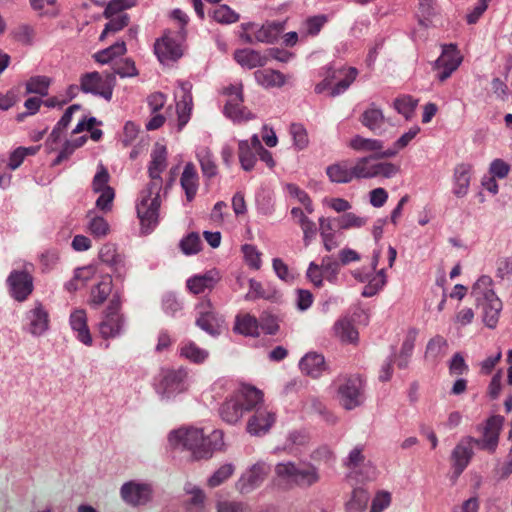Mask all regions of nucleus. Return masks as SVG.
<instances>
[{"label": "nucleus", "instance_id": "nucleus-30", "mask_svg": "<svg viewBox=\"0 0 512 512\" xmlns=\"http://www.w3.org/2000/svg\"><path fill=\"white\" fill-rule=\"evenodd\" d=\"M320 237L326 251L330 252L339 247L337 232L331 218L320 217L318 220Z\"/></svg>", "mask_w": 512, "mask_h": 512}, {"label": "nucleus", "instance_id": "nucleus-11", "mask_svg": "<svg viewBox=\"0 0 512 512\" xmlns=\"http://www.w3.org/2000/svg\"><path fill=\"white\" fill-rule=\"evenodd\" d=\"M504 423V418L499 415L489 417L485 423L479 426L481 433L479 439H475V444L489 453H494L498 447L499 435Z\"/></svg>", "mask_w": 512, "mask_h": 512}, {"label": "nucleus", "instance_id": "nucleus-46", "mask_svg": "<svg viewBox=\"0 0 512 512\" xmlns=\"http://www.w3.org/2000/svg\"><path fill=\"white\" fill-rule=\"evenodd\" d=\"M99 258L103 263L114 267L115 271H120L123 268V259L113 245H104L100 250Z\"/></svg>", "mask_w": 512, "mask_h": 512}, {"label": "nucleus", "instance_id": "nucleus-13", "mask_svg": "<svg viewBox=\"0 0 512 512\" xmlns=\"http://www.w3.org/2000/svg\"><path fill=\"white\" fill-rule=\"evenodd\" d=\"M186 378L187 372L184 369L163 370L157 384V390L160 394L166 396L184 392L187 390Z\"/></svg>", "mask_w": 512, "mask_h": 512}, {"label": "nucleus", "instance_id": "nucleus-25", "mask_svg": "<svg viewBox=\"0 0 512 512\" xmlns=\"http://www.w3.org/2000/svg\"><path fill=\"white\" fill-rule=\"evenodd\" d=\"M245 411L257 408L263 402L262 391L249 385H243L233 392Z\"/></svg>", "mask_w": 512, "mask_h": 512}, {"label": "nucleus", "instance_id": "nucleus-38", "mask_svg": "<svg viewBox=\"0 0 512 512\" xmlns=\"http://www.w3.org/2000/svg\"><path fill=\"white\" fill-rule=\"evenodd\" d=\"M256 155L252 138L250 141L245 140L238 143V157L243 169L248 171L254 167L257 160Z\"/></svg>", "mask_w": 512, "mask_h": 512}, {"label": "nucleus", "instance_id": "nucleus-31", "mask_svg": "<svg viewBox=\"0 0 512 512\" xmlns=\"http://www.w3.org/2000/svg\"><path fill=\"white\" fill-rule=\"evenodd\" d=\"M326 174L333 183H349L353 181L352 166L348 160L337 161L326 168Z\"/></svg>", "mask_w": 512, "mask_h": 512}, {"label": "nucleus", "instance_id": "nucleus-54", "mask_svg": "<svg viewBox=\"0 0 512 512\" xmlns=\"http://www.w3.org/2000/svg\"><path fill=\"white\" fill-rule=\"evenodd\" d=\"M134 5L132 0H112L104 10V17L128 16L124 11Z\"/></svg>", "mask_w": 512, "mask_h": 512}, {"label": "nucleus", "instance_id": "nucleus-63", "mask_svg": "<svg viewBox=\"0 0 512 512\" xmlns=\"http://www.w3.org/2000/svg\"><path fill=\"white\" fill-rule=\"evenodd\" d=\"M96 119L89 118L88 120H83L78 123V125L73 130V135H78L84 132L85 130L90 131V137L94 141H98L102 137V131L98 128H95Z\"/></svg>", "mask_w": 512, "mask_h": 512}, {"label": "nucleus", "instance_id": "nucleus-12", "mask_svg": "<svg viewBox=\"0 0 512 512\" xmlns=\"http://www.w3.org/2000/svg\"><path fill=\"white\" fill-rule=\"evenodd\" d=\"M180 39L171 36L170 32H166L160 39L155 42V53L164 64H170L177 61L183 55V46Z\"/></svg>", "mask_w": 512, "mask_h": 512}, {"label": "nucleus", "instance_id": "nucleus-51", "mask_svg": "<svg viewBox=\"0 0 512 512\" xmlns=\"http://www.w3.org/2000/svg\"><path fill=\"white\" fill-rule=\"evenodd\" d=\"M211 17L220 24L235 23L239 19V15L227 5L216 6L211 12Z\"/></svg>", "mask_w": 512, "mask_h": 512}, {"label": "nucleus", "instance_id": "nucleus-26", "mask_svg": "<svg viewBox=\"0 0 512 512\" xmlns=\"http://www.w3.org/2000/svg\"><path fill=\"white\" fill-rule=\"evenodd\" d=\"M233 330L243 336L256 338L260 336V322L249 313H240L235 318Z\"/></svg>", "mask_w": 512, "mask_h": 512}, {"label": "nucleus", "instance_id": "nucleus-44", "mask_svg": "<svg viewBox=\"0 0 512 512\" xmlns=\"http://www.w3.org/2000/svg\"><path fill=\"white\" fill-rule=\"evenodd\" d=\"M334 266L336 263L332 262L330 257L323 258L321 266L312 262L307 270V277L315 286L319 287L323 283V268L329 270Z\"/></svg>", "mask_w": 512, "mask_h": 512}, {"label": "nucleus", "instance_id": "nucleus-32", "mask_svg": "<svg viewBox=\"0 0 512 512\" xmlns=\"http://www.w3.org/2000/svg\"><path fill=\"white\" fill-rule=\"evenodd\" d=\"M219 278L216 273L207 272L203 275H196L187 281V288L195 295L211 290L217 284Z\"/></svg>", "mask_w": 512, "mask_h": 512}, {"label": "nucleus", "instance_id": "nucleus-57", "mask_svg": "<svg viewBox=\"0 0 512 512\" xmlns=\"http://www.w3.org/2000/svg\"><path fill=\"white\" fill-rule=\"evenodd\" d=\"M109 22L106 24L100 35V40H104L109 34H114L129 24V16L106 17Z\"/></svg>", "mask_w": 512, "mask_h": 512}, {"label": "nucleus", "instance_id": "nucleus-10", "mask_svg": "<svg viewBox=\"0 0 512 512\" xmlns=\"http://www.w3.org/2000/svg\"><path fill=\"white\" fill-rule=\"evenodd\" d=\"M109 182L110 174L107 168L102 164L99 165L92 180V190L94 193L99 194L96 200V207L104 213L112 210L115 198V190L109 185Z\"/></svg>", "mask_w": 512, "mask_h": 512}, {"label": "nucleus", "instance_id": "nucleus-59", "mask_svg": "<svg viewBox=\"0 0 512 512\" xmlns=\"http://www.w3.org/2000/svg\"><path fill=\"white\" fill-rule=\"evenodd\" d=\"M290 133L293 137L294 146L302 150L309 144L308 133L302 124L293 123L290 126Z\"/></svg>", "mask_w": 512, "mask_h": 512}, {"label": "nucleus", "instance_id": "nucleus-14", "mask_svg": "<svg viewBox=\"0 0 512 512\" xmlns=\"http://www.w3.org/2000/svg\"><path fill=\"white\" fill-rule=\"evenodd\" d=\"M462 62V56L455 45L443 47L442 54L435 62L437 78L443 82L454 72Z\"/></svg>", "mask_w": 512, "mask_h": 512}, {"label": "nucleus", "instance_id": "nucleus-48", "mask_svg": "<svg viewBox=\"0 0 512 512\" xmlns=\"http://www.w3.org/2000/svg\"><path fill=\"white\" fill-rule=\"evenodd\" d=\"M448 349V342L441 336H436L430 340L426 350V357L437 362L445 356Z\"/></svg>", "mask_w": 512, "mask_h": 512}, {"label": "nucleus", "instance_id": "nucleus-1", "mask_svg": "<svg viewBox=\"0 0 512 512\" xmlns=\"http://www.w3.org/2000/svg\"><path fill=\"white\" fill-rule=\"evenodd\" d=\"M167 167V147L161 143H155L147 165L149 181L141 192L140 201L137 204V215L145 232L152 230L158 223L160 192L164 188L163 174Z\"/></svg>", "mask_w": 512, "mask_h": 512}, {"label": "nucleus", "instance_id": "nucleus-4", "mask_svg": "<svg viewBox=\"0 0 512 512\" xmlns=\"http://www.w3.org/2000/svg\"><path fill=\"white\" fill-rule=\"evenodd\" d=\"M471 296L474 297L482 307L484 313L483 321L485 324L490 328H494L498 322L502 307L499 298L486 286L483 280H479L474 284Z\"/></svg>", "mask_w": 512, "mask_h": 512}, {"label": "nucleus", "instance_id": "nucleus-16", "mask_svg": "<svg viewBox=\"0 0 512 512\" xmlns=\"http://www.w3.org/2000/svg\"><path fill=\"white\" fill-rule=\"evenodd\" d=\"M348 146L354 151L371 153L377 158L392 157L396 154V150H384L382 141L365 138L361 135L353 136L349 140Z\"/></svg>", "mask_w": 512, "mask_h": 512}, {"label": "nucleus", "instance_id": "nucleus-6", "mask_svg": "<svg viewBox=\"0 0 512 512\" xmlns=\"http://www.w3.org/2000/svg\"><path fill=\"white\" fill-rule=\"evenodd\" d=\"M225 97L224 113L235 122L241 123L255 118V115L244 105L243 84H230L223 89Z\"/></svg>", "mask_w": 512, "mask_h": 512}, {"label": "nucleus", "instance_id": "nucleus-55", "mask_svg": "<svg viewBox=\"0 0 512 512\" xmlns=\"http://www.w3.org/2000/svg\"><path fill=\"white\" fill-rule=\"evenodd\" d=\"M418 101L411 96H401L394 101V108L407 120L410 119L417 107Z\"/></svg>", "mask_w": 512, "mask_h": 512}, {"label": "nucleus", "instance_id": "nucleus-28", "mask_svg": "<svg viewBox=\"0 0 512 512\" xmlns=\"http://www.w3.org/2000/svg\"><path fill=\"white\" fill-rule=\"evenodd\" d=\"M254 77L265 88H281L289 79L288 75L274 69H259L255 71Z\"/></svg>", "mask_w": 512, "mask_h": 512}, {"label": "nucleus", "instance_id": "nucleus-35", "mask_svg": "<svg viewBox=\"0 0 512 512\" xmlns=\"http://www.w3.org/2000/svg\"><path fill=\"white\" fill-rule=\"evenodd\" d=\"M113 288L110 276H105L102 280L91 289L90 304L93 306L102 305L111 294Z\"/></svg>", "mask_w": 512, "mask_h": 512}, {"label": "nucleus", "instance_id": "nucleus-53", "mask_svg": "<svg viewBox=\"0 0 512 512\" xmlns=\"http://www.w3.org/2000/svg\"><path fill=\"white\" fill-rule=\"evenodd\" d=\"M51 80L46 76H34L26 82L27 93L47 95Z\"/></svg>", "mask_w": 512, "mask_h": 512}, {"label": "nucleus", "instance_id": "nucleus-19", "mask_svg": "<svg viewBox=\"0 0 512 512\" xmlns=\"http://www.w3.org/2000/svg\"><path fill=\"white\" fill-rule=\"evenodd\" d=\"M475 439L472 437L463 438L454 448L452 452V461L455 472L462 473L465 467L469 464L473 456V445Z\"/></svg>", "mask_w": 512, "mask_h": 512}, {"label": "nucleus", "instance_id": "nucleus-22", "mask_svg": "<svg viewBox=\"0 0 512 512\" xmlns=\"http://www.w3.org/2000/svg\"><path fill=\"white\" fill-rule=\"evenodd\" d=\"M180 184L185 192L187 201L191 202L195 198L199 187V175L192 162L185 164L180 177Z\"/></svg>", "mask_w": 512, "mask_h": 512}, {"label": "nucleus", "instance_id": "nucleus-24", "mask_svg": "<svg viewBox=\"0 0 512 512\" xmlns=\"http://www.w3.org/2000/svg\"><path fill=\"white\" fill-rule=\"evenodd\" d=\"M234 59L239 65L247 69L264 67L268 62V56L250 48L236 50Z\"/></svg>", "mask_w": 512, "mask_h": 512}, {"label": "nucleus", "instance_id": "nucleus-52", "mask_svg": "<svg viewBox=\"0 0 512 512\" xmlns=\"http://www.w3.org/2000/svg\"><path fill=\"white\" fill-rule=\"evenodd\" d=\"M180 355L189 361L201 363L207 358L208 353L193 342H188L182 345Z\"/></svg>", "mask_w": 512, "mask_h": 512}, {"label": "nucleus", "instance_id": "nucleus-3", "mask_svg": "<svg viewBox=\"0 0 512 512\" xmlns=\"http://www.w3.org/2000/svg\"><path fill=\"white\" fill-rule=\"evenodd\" d=\"M337 398L347 410L361 405L364 393V381L360 375H341L335 381Z\"/></svg>", "mask_w": 512, "mask_h": 512}, {"label": "nucleus", "instance_id": "nucleus-41", "mask_svg": "<svg viewBox=\"0 0 512 512\" xmlns=\"http://www.w3.org/2000/svg\"><path fill=\"white\" fill-rule=\"evenodd\" d=\"M87 217L89 218L87 228L91 235L96 238H101L109 234L110 227L104 217L98 216L93 212H89Z\"/></svg>", "mask_w": 512, "mask_h": 512}, {"label": "nucleus", "instance_id": "nucleus-21", "mask_svg": "<svg viewBox=\"0 0 512 512\" xmlns=\"http://www.w3.org/2000/svg\"><path fill=\"white\" fill-rule=\"evenodd\" d=\"M70 325L77 333V338L87 346L92 345V336L88 327L87 313L84 309H75L70 315Z\"/></svg>", "mask_w": 512, "mask_h": 512}, {"label": "nucleus", "instance_id": "nucleus-7", "mask_svg": "<svg viewBox=\"0 0 512 512\" xmlns=\"http://www.w3.org/2000/svg\"><path fill=\"white\" fill-rule=\"evenodd\" d=\"M358 72L353 67H343L340 69H328L325 79L316 85V93L329 91L331 96H335L349 87L356 79Z\"/></svg>", "mask_w": 512, "mask_h": 512}, {"label": "nucleus", "instance_id": "nucleus-5", "mask_svg": "<svg viewBox=\"0 0 512 512\" xmlns=\"http://www.w3.org/2000/svg\"><path fill=\"white\" fill-rule=\"evenodd\" d=\"M277 478L288 485H312L318 481L316 469L309 464L279 463L275 467Z\"/></svg>", "mask_w": 512, "mask_h": 512}, {"label": "nucleus", "instance_id": "nucleus-43", "mask_svg": "<svg viewBox=\"0 0 512 512\" xmlns=\"http://www.w3.org/2000/svg\"><path fill=\"white\" fill-rule=\"evenodd\" d=\"M283 30L284 25L282 23H267L257 30L255 39L260 42L271 43L277 39Z\"/></svg>", "mask_w": 512, "mask_h": 512}, {"label": "nucleus", "instance_id": "nucleus-58", "mask_svg": "<svg viewBox=\"0 0 512 512\" xmlns=\"http://www.w3.org/2000/svg\"><path fill=\"white\" fill-rule=\"evenodd\" d=\"M281 319L271 313L264 312L261 316L260 328L265 334L275 335L280 331Z\"/></svg>", "mask_w": 512, "mask_h": 512}, {"label": "nucleus", "instance_id": "nucleus-18", "mask_svg": "<svg viewBox=\"0 0 512 512\" xmlns=\"http://www.w3.org/2000/svg\"><path fill=\"white\" fill-rule=\"evenodd\" d=\"M7 281L12 296L19 302L27 299L33 291V278L26 271H13Z\"/></svg>", "mask_w": 512, "mask_h": 512}, {"label": "nucleus", "instance_id": "nucleus-50", "mask_svg": "<svg viewBox=\"0 0 512 512\" xmlns=\"http://www.w3.org/2000/svg\"><path fill=\"white\" fill-rule=\"evenodd\" d=\"M369 494L362 488L354 489L350 501L347 503V512H363L368 504Z\"/></svg>", "mask_w": 512, "mask_h": 512}, {"label": "nucleus", "instance_id": "nucleus-47", "mask_svg": "<svg viewBox=\"0 0 512 512\" xmlns=\"http://www.w3.org/2000/svg\"><path fill=\"white\" fill-rule=\"evenodd\" d=\"M352 174L353 180L374 178V164L370 162L369 157H361L352 166Z\"/></svg>", "mask_w": 512, "mask_h": 512}, {"label": "nucleus", "instance_id": "nucleus-40", "mask_svg": "<svg viewBox=\"0 0 512 512\" xmlns=\"http://www.w3.org/2000/svg\"><path fill=\"white\" fill-rule=\"evenodd\" d=\"M40 149V146L18 147L13 150L8 158L7 166L14 170L18 168L23 161L30 156H34Z\"/></svg>", "mask_w": 512, "mask_h": 512}, {"label": "nucleus", "instance_id": "nucleus-23", "mask_svg": "<svg viewBox=\"0 0 512 512\" xmlns=\"http://www.w3.org/2000/svg\"><path fill=\"white\" fill-rule=\"evenodd\" d=\"M291 218L303 232L304 245L309 246L317 235L318 228L316 224L300 208H292Z\"/></svg>", "mask_w": 512, "mask_h": 512}, {"label": "nucleus", "instance_id": "nucleus-2", "mask_svg": "<svg viewBox=\"0 0 512 512\" xmlns=\"http://www.w3.org/2000/svg\"><path fill=\"white\" fill-rule=\"evenodd\" d=\"M224 433L221 430H214L206 436L202 429L196 427H181L175 430L170 441L181 445L191 451L195 459L208 458L213 450L223 446Z\"/></svg>", "mask_w": 512, "mask_h": 512}, {"label": "nucleus", "instance_id": "nucleus-17", "mask_svg": "<svg viewBox=\"0 0 512 512\" xmlns=\"http://www.w3.org/2000/svg\"><path fill=\"white\" fill-rule=\"evenodd\" d=\"M276 414L267 406H259L247 422V431L253 435L264 434L273 426Z\"/></svg>", "mask_w": 512, "mask_h": 512}, {"label": "nucleus", "instance_id": "nucleus-34", "mask_svg": "<svg viewBox=\"0 0 512 512\" xmlns=\"http://www.w3.org/2000/svg\"><path fill=\"white\" fill-rule=\"evenodd\" d=\"M300 369L306 375L317 377L325 370L324 357L317 353H308L302 358Z\"/></svg>", "mask_w": 512, "mask_h": 512}, {"label": "nucleus", "instance_id": "nucleus-37", "mask_svg": "<svg viewBox=\"0 0 512 512\" xmlns=\"http://www.w3.org/2000/svg\"><path fill=\"white\" fill-rule=\"evenodd\" d=\"M86 140V135H73L72 132L71 138L64 141L63 148L60 150V153L52 162V165L56 166L59 165L62 161L67 160L77 148H80L85 144Z\"/></svg>", "mask_w": 512, "mask_h": 512}, {"label": "nucleus", "instance_id": "nucleus-56", "mask_svg": "<svg viewBox=\"0 0 512 512\" xmlns=\"http://www.w3.org/2000/svg\"><path fill=\"white\" fill-rule=\"evenodd\" d=\"M366 218L355 213H345L338 218L337 223L340 230L360 228L366 224Z\"/></svg>", "mask_w": 512, "mask_h": 512}, {"label": "nucleus", "instance_id": "nucleus-9", "mask_svg": "<svg viewBox=\"0 0 512 512\" xmlns=\"http://www.w3.org/2000/svg\"><path fill=\"white\" fill-rule=\"evenodd\" d=\"M121 304V295L115 293L104 311L102 321L99 323V333L104 339L117 336L122 329L123 318L120 314Z\"/></svg>", "mask_w": 512, "mask_h": 512}, {"label": "nucleus", "instance_id": "nucleus-45", "mask_svg": "<svg viewBox=\"0 0 512 512\" xmlns=\"http://www.w3.org/2000/svg\"><path fill=\"white\" fill-rule=\"evenodd\" d=\"M471 167L469 165H460L455 171V184L454 193L458 196L466 194L470 184Z\"/></svg>", "mask_w": 512, "mask_h": 512}, {"label": "nucleus", "instance_id": "nucleus-61", "mask_svg": "<svg viewBox=\"0 0 512 512\" xmlns=\"http://www.w3.org/2000/svg\"><path fill=\"white\" fill-rule=\"evenodd\" d=\"M286 189L291 197L297 199L302 205H304L308 213H312L314 211L312 200L305 191L301 190L295 184H287Z\"/></svg>", "mask_w": 512, "mask_h": 512}, {"label": "nucleus", "instance_id": "nucleus-8", "mask_svg": "<svg viewBox=\"0 0 512 512\" xmlns=\"http://www.w3.org/2000/svg\"><path fill=\"white\" fill-rule=\"evenodd\" d=\"M115 85V75L113 73L101 74L97 71L85 73L80 78V88L85 93L99 95L106 100H110Z\"/></svg>", "mask_w": 512, "mask_h": 512}, {"label": "nucleus", "instance_id": "nucleus-60", "mask_svg": "<svg viewBox=\"0 0 512 512\" xmlns=\"http://www.w3.org/2000/svg\"><path fill=\"white\" fill-rule=\"evenodd\" d=\"M65 140V131L54 127L45 143L47 151L49 153L57 151L59 154L60 150L63 148V143Z\"/></svg>", "mask_w": 512, "mask_h": 512}, {"label": "nucleus", "instance_id": "nucleus-62", "mask_svg": "<svg viewBox=\"0 0 512 512\" xmlns=\"http://www.w3.org/2000/svg\"><path fill=\"white\" fill-rule=\"evenodd\" d=\"M182 251L187 254H196L201 250L202 242L198 234L190 233L181 242Z\"/></svg>", "mask_w": 512, "mask_h": 512}, {"label": "nucleus", "instance_id": "nucleus-64", "mask_svg": "<svg viewBox=\"0 0 512 512\" xmlns=\"http://www.w3.org/2000/svg\"><path fill=\"white\" fill-rule=\"evenodd\" d=\"M167 97L161 92H153L147 97V105L150 114H163L162 110L165 107Z\"/></svg>", "mask_w": 512, "mask_h": 512}, {"label": "nucleus", "instance_id": "nucleus-39", "mask_svg": "<svg viewBox=\"0 0 512 512\" xmlns=\"http://www.w3.org/2000/svg\"><path fill=\"white\" fill-rule=\"evenodd\" d=\"M334 332L342 342L355 344L358 341V332L348 320H340L334 326Z\"/></svg>", "mask_w": 512, "mask_h": 512}, {"label": "nucleus", "instance_id": "nucleus-29", "mask_svg": "<svg viewBox=\"0 0 512 512\" xmlns=\"http://www.w3.org/2000/svg\"><path fill=\"white\" fill-rule=\"evenodd\" d=\"M29 331L34 335H41L49 326V315L41 303H36L29 312Z\"/></svg>", "mask_w": 512, "mask_h": 512}, {"label": "nucleus", "instance_id": "nucleus-27", "mask_svg": "<svg viewBox=\"0 0 512 512\" xmlns=\"http://www.w3.org/2000/svg\"><path fill=\"white\" fill-rule=\"evenodd\" d=\"M121 494L128 503L139 505L149 500L151 490L147 485L130 482L123 485Z\"/></svg>", "mask_w": 512, "mask_h": 512}, {"label": "nucleus", "instance_id": "nucleus-15", "mask_svg": "<svg viewBox=\"0 0 512 512\" xmlns=\"http://www.w3.org/2000/svg\"><path fill=\"white\" fill-rule=\"evenodd\" d=\"M197 308L199 310L197 325L211 335L220 334L224 320L215 312L211 301L203 300Z\"/></svg>", "mask_w": 512, "mask_h": 512}, {"label": "nucleus", "instance_id": "nucleus-36", "mask_svg": "<svg viewBox=\"0 0 512 512\" xmlns=\"http://www.w3.org/2000/svg\"><path fill=\"white\" fill-rule=\"evenodd\" d=\"M200 163L202 173L207 178L215 177L218 174V168L210 149L206 146L199 147L196 153Z\"/></svg>", "mask_w": 512, "mask_h": 512}, {"label": "nucleus", "instance_id": "nucleus-33", "mask_svg": "<svg viewBox=\"0 0 512 512\" xmlns=\"http://www.w3.org/2000/svg\"><path fill=\"white\" fill-rule=\"evenodd\" d=\"M245 410L241 403L236 400L233 393L225 400L220 409V415L229 424L237 423L243 416Z\"/></svg>", "mask_w": 512, "mask_h": 512}, {"label": "nucleus", "instance_id": "nucleus-20", "mask_svg": "<svg viewBox=\"0 0 512 512\" xmlns=\"http://www.w3.org/2000/svg\"><path fill=\"white\" fill-rule=\"evenodd\" d=\"M180 90L182 93L181 99L176 102L177 114V130L180 131L190 120L193 101L190 92V87L187 84L181 83Z\"/></svg>", "mask_w": 512, "mask_h": 512}, {"label": "nucleus", "instance_id": "nucleus-42", "mask_svg": "<svg viewBox=\"0 0 512 512\" xmlns=\"http://www.w3.org/2000/svg\"><path fill=\"white\" fill-rule=\"evenodd\" d=\"M127 48L124 41L116 42L110 47L97 52L94 55V59L96 62L101 64H106L112 61L115 57L122 56L126 53Z\"/></svg>", "mask_w": 512, "mask_h": 512}, {"label": "nucleus", "instance_id": "nucleus-49", "mask_svg": "<svg viewBox=\"0 0 512 512\" xmlns=\"http://www.w3.org/2000/svg\"><path fill=\"white\" fill-rule=\"evenodd\" d=\"M383 112L374 106L365 110L361 115V123L370 130H375L381 127L384 123Z\"/></svg>", "mask_w": 512, "mask_h": 512}]
</instances>
